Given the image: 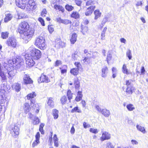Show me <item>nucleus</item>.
Segmentation results:
<instances>
[{
    "mask_svg": "<svg viewBox=\"0 0 148 148\" xmlns=\"http://www.w3.org/2000/svg\"><path fill=\"white\" fill-rule=\"evenodd\" d=\"M75 2L77 5L79 6H81L82 1L81 0H75Z\"/></svg>",
    "mask_w": 148,
    "mask_h": 148,
    "instance_id": "obj_60",
    "label": "nucleus"
},
{
    "mask_svg": "<svg viewBox=\"0 0 148 148\" xmlns=\"http://www.w3.org/2000/svg\"><path fill=\"white\" fill-rule=\"evenodd\" d=\"M131 142L132 143V144L133 145H138V142L136 140H131Z\"/></svg>",
    "mask_w": 148,
    "mask_h": 148,
    "instance_id": "obj_63",
    "label": "nucleus"
},
{
    "mask_svg": "<svg viewBox=\"0 0 148 148\" xmlns=\"http://www.w3.org/2000/svg\"><path fill=\"white\" fill-rule=\"evenodd\" d=\"M108 69L106 66H103L101 70L102 74L101 76L103 77H106L108 73Z\"/></svg>",
    "mask_w": 148,
    "mask_h": 148,
    "instance_id": "obj_22",
    "label": "nucleus"
},
{
    "mask_svg": "<svg viewBox=\"0 0 148 148\" xmlns=\"http://www.w3.org/2000/svg\"><path fill=\"white\" fill-rule=\"evenodd\" d=\"M36 140L32 144V147H34L35 146H37L38 144H39L40 143L39 141V139L40 138V134L39 132L37 133L36 136Z\"/></svg>",
    "mask_w": 148,
    "mask_h": 148,
    "instance_id": "obj_14",
    "label": "nucleus"
},
{
    "mask_svg": "<svg viewBox=\"0 0 148 148\" xmlns=\"http://www.w3.org/2000/svg\"><path fill=\"white\" fill-rule=\"evenodd\" d=\"M66 46V43L61 40L57 39L56 40L55 46L57 48H63Z\"/></svg>",
    "mask_w": 148,
    "mask_h": 148,
    "instance_id": "obj_12",
    "label": "nucleus"
},
{
    "mask_svg": "<svg viewBox=\"0 0 148 148\" xmlns=\"http://www.w3.org/2000/svg\"><path fill=\"white\" fill-rule=\"evenodd\" d=\"M36 8L35 2L33 0H29L27 5L26 10L28 12L35 10Z\"/></svg>",
    "mask_w": 148,
    "mask_h": 148,
    "instance_id": "obj_5",
    "label": "nucleus"
},
{
    "mask_svg": "<svg viewBox=\"0 0 148 148\" xmlns=\"http://www.w3.org/2000/svg\"><path fill=\"white\" fill-rule=\"evenodd\" d=\"M0 76L1 77L2 80L3 82L5 81V80L6 79V77L2 72L0 73Z\"/></svg>",
    "mask_w": 148,
    "mask_h": 148,
    "instance_id": "obj_53",
    "label": "nucleus"
},
{
    "mask_svg": "<svg viewBox=\"0 0 148 148\" xmlns=\"http://www.w3.org/2000/svg\"><path fill=\"white\" fill-rule=\"evenodd\" d=\"M71 112L72 113H74L75 112L81 113L82 112L81 110L78 109V107H76L74 108L71 110Z\"/></svg>",
    "mask_w": 148,
    "mask_h": 148,
    "instance_id": "obj_48",
    "label": "nucleus"
},
{
    "mask_svg": "<svg viewBox=\"0 0 148 148\" xmlns=\"http://www.w3.org/2000/svg\"><path fill=\"white\" fill-rule=\"evenodd\" d=\"M18 31L20 34H23L22 38L27 40H30L34 33V31L29 29L28 24L25 21L22 22L19 24Z\"/></svg>",
    "mask_w": 148,
    "mask_h": 148,
    "instance_id": "obj_1",
    "label": "nucleus"
},
{
    "mask_svg": "<svg viewBox=\"0 0 148 148\" xmlns=\"http://www.w3.org/2000/svg\"><path fill=\"white\" fill-rule=\"evenodd\" d=\"M30 101L31 105V106L32 107H33L35 109L38 106V105L36 102L35 100L33 99H31V100H30Z\"/></svg>",
    "mask_w": 148,
    "mask_h": 148,
    "instance_id": "obj_38",
    "label": "nucleus"
},
{
    "mask_svg": "<svg viewBox=\"0 0 148 148\" xmlns=\"http://www.w3.org/2000/svg\"><path fill=\"white\" fill-rule=\"evenodd\" d=\"M75 65L77 67L76 69L79 70L82 68V65L79 62H75L74 63Z\"/></svg>",
    "mask_w": 148,
    "mask_h": 148,
    "instance_id": "obj_51",
    "label": "nucleus"
},
{
    "mask_svg": "<svg viewBox=\"0 0 148 148\" xmlns=\"http://www.w3.org/2000/svg\"><path fill=\"white\" fill-rule=\"evenodd\" d=\"M19 130L18 126H14L10 129V133L13 137L16 138L18 135Z\"/></svg>",
    "mask_w": 148,
    "mask_h": 148,
    "instance_id": "obj_8",
    "label": "nucleus"
},
{
    "mask_svg": "<svg viewBox=\"0 0 148 148\" xmlns=\"http://www.w3.org/2000/svg\"><path fill=\"white\" fill-rule=\"evenodd\" d=\"M126 108L128 110L132 111L135 109V108L134 105L132 104H129L126 106Z\"/></svg>",
    "mask_w": 148,
    "mask_h": 148,
    "instance_id": "obj_39",
    "label": "nucleus"
},
{
    "mask_svg": "<svg viewBox=\"0 0 148 148\" xmlns=\"http://www.w3.org/2000/svg\"><path fill=\"white\" fill-rule=\"evenodd\" d=\"M95 8V6H90L87 8L85 12V14L86 16L90 15Z\"/></svg>",
    "mask_w": 148,
    "mask_h": 148,
    "instance_id": "obj_13",
    "label": "nucleus"
},
{
    "mask_svg": "<svg viewBox=\"0 0 148 148\" xmlns=\"http://www.w3.org/2000/svg\"><path fill=\"white\" fill-rule=\"evenodd\" d=\"M27 0H16V3L18 7L22 9H24L25 7V4Z\"/></svg>",
    "mask_w": 148,
    "mask_h": 148,
    "instance_id": "obj_10",
    "label": "nucleus"
},
{
    "mask_svg": "<svg viewBox=\"0 0 148 148\" xmlns=\"http://www.w3.org/2000/svg\"><path fill=\"white\" fill-rule=\"evenodd\" d=\"M6 101L5 98L3 97V95L0 94V111L2 110V105L1 104H4Z\"/></svg>",
    "mask_w": 148,
    "mask_h": 148,
    "instance_id": "obj_16",
    "label": "nucleus"
},
{
    "mask_svg": "<svg viewBox=\"0 0 148 148\" xmlns=\"http://www.w3.org/2000/svg\"><path fill=\"white\" fill-rule=\"evenodd\" d=\"M94 14H95L94 19L96 20L101 16V13L99 10H97L94 11Z\"/></svg>",
    "mask_w": 148,
    "mask_h": 148,
    "instance_id": "obj_25",
    "label": "nucleus"
},
{
    "mask_svg": "<svg viewBox=\"0 0 148 148\" xmlns=\"http://www.w3.org/2000/svg\"><path fill=\"white\" fill-rule=\"evenodd\" d=\"M79 57L76 54H74L72 55V58L74 60H77L78 59Z\"/></svg>",
    "mask_w": 148,
    "mask_h": 148,
    "instance_id": "obj_64",
    "label": "nucleus"
},
{
    "mask_svg": "<svg viewBox=\"0 0 148 148\" xmlns=\"http://www.w3.org/2000/svg\"><path fill=\"white\" fill-rule=\"evenodd\" d=\"M112 58V55L110 51H108V53L106 58V60L108 64H109V61L111 60Z\"/></svg>",
    "mask_w": 148,
    "mask_h": 148,
    "instance_id": "obj_43",
    "label": "nucleus"
},
{
    "mask_svg": "<svg viewBox=\"0 0 148 148\" xmlns=\"http://www.w3.org/2000/svg\"><path fill=\"white\" fill-rule=\"evenodd\" d=\"M97 52H95L94 53H92L91 51L90 52V53H88V54H87V58H95V56H94V54H97Z\"/></svg>",
    "mask_w": 148,
    "mask_h": 148,
    "instance_id": "obj_40",
    "label": "nucleus"
},
{
    "mask_svg": "<svg viewBox=\"0 0 148 148\" xmlns=\"http://www.w3.org/2000/svg\"><path fill=\"white\" fill-rule=\"evenodd\" d=\"M132 80L131 79L127 80L126 81L125 84L127 86V87H129L130 86H133V84H132Z\"/></svg>",
    "mask_w": 148,
    "mask_h": 148,
    "instance_id": "obj_50",
    "label": "nucleus"
},
{
    "mask_svg": "<svg viewBox=\"0 0 148 148\" xmlns=\"http://www.w3.org/2000/svg\"><path fill=\"white\" fill-rule=\"evenodd\" d=\"M23 81L25 84H28L32 83L33 81L28 75L25 74L23 77Z\"/></svg>",
    "mask_w": 148,
    "mask_h": 148,
    "instance_id": "obj_11",
    "label": "nucleus"
},
{
    "mask_svg": "<svg viewBox=\"0 0 148 148\" xmlns=\"http://www.w3.org/2000/svg\"><path fill=\"white\" fill-rule=\"evenodd\" d=\"M24 108L25 111L26 113L29 112V109L30 108L29 104L27 103H24Z\"/></svg>",
    "mask_w": 148,
    "mask_h": 148,
    "instance_id": "obj_34",
    "label": "nucleus"
},
{
    "mask_svg": "<svg viewBox=\"0 0 148 148\" xmlns=\"http://www.w3.org/2000/svg\"><path fill=\"white\" fill-rule=\"evenodd\" d=\"M108 20V18L106 17L103 19L100 26L102 27Z\"/></svg>",
    "mask_w": 148,
    "mask_h": 148,
    "instance_id": "obj_47",
    "label": "nucleus"
},
{
    "mask_svg": "<svg viewBox=\"0 0 148 148\" xmlns=\"http://www.w3.org/2000/svg\"><path fill=\"white\" fill-rule=\"evenodd\" d=\"M134 88L132 86H130L129 87H127L126 90V92L127 95H131L133 93Z\"/></svg>",
    "mask_w": 148,
    "mask_h": 148,
    "instance_id": "obj_23",
    "label": "nucleus"
},
{
    "mask_svg": "<svg viewBox=\"0 0 148 148\" xmlns=\"http://www.w3.org/2000/svg\"><path fill=\"white\" fill-rule=\"evenodd\" d=\"M8 63L11 64L15 69L17 70L20 68L23 64V59L21 57L18 56L12 60H9Z\"/></svg>",
    "mask_w": 148,
    "mask_h": 148,
    "instance_id": "obj_2",
    "label": "nucleus"
},
{
    "mask_svg": "<svg viewBox=\"0 0 148 148\" xmlns=\"http://www.w3.org/2000/svg\"><path fill=\"white\" fill-rule=\"evenodd\" d=\"M26 64L29 67H32L35 64L34 60V59L32 57L29 56L27 54H26L25 56Z\"/></svg>",
    "mask_w": 148,
    "mask_h": 148,
    "instance_id": "obj_7",
    "label": "nucleus"
},
{
    "mask_svg": "<svg viewBox=\"0 0 148 148\" xmlns=\"http://www.w3.org/2000/svg\"><path fill=\"white\" fill-rule=\"evenodd\" d=\"M48 29L50 33H52L54 30L53 27L52 25H49Z\"/></svg>",
    "mask_w": 148,
    "mask_h": 148,
    "instance_id": "obj_55",
    "label": "nucleus"
},
{
    "mask_svg": "<svg viewBox=\"0 0 148 148\" xmlns=\"http://www.w3.org/2000/svg\"><path fill=\"white\" fill-rule=\"evenodd\" d=\"M95 108L98 112L101 113V112L102 111V109L99 107V106L97 105H95Z\"/></svg>",
    "mask_w": 148,
    "mask_h": 148,
    "instance_id": "obj_61",
    "label": "nucleus"
},
{
    "mask_svg": "<svg viewBox=\"0 0 148 148\" xmlns=\"http://www.w3.org/2000/svg\"><path fill=\"white\" fill-rule=\"evenodd\" d=\"M111 138V134L106 131L102 132V136L100 138V140L101 141L106 140H108Z\"/></svg>",
    "mask_w": 148,
    "mask_h": 148,
    "instance_id": "obj_9",
    "label": "nucleus"
},
{
    "mask_svg": "<svg viewBox=\"0 0 148 148\" xmlns=\"http://www.w3.org/2000/svg\"><path fill=\"white\" fill-rule=\"evenodd\" d=\"M8 74L9 75L8 78L10 79H12L15 75V73L14 70H11L9 71Z\"/></svg>",
    "mask_w": 148,
    "mask_h": 148,
    "instance_id": "obj_33",
    "label": "nucleus"
},
{
    "mask_svg": "<svg viewBox=\"0 0 148 148\" xmlns=\"http://www.w3.org/2000/svg\"><path fill=\"white\" fill-rule=\"evenodd\" d=\"M29 52L27 53L31 56L34 60H37L40 58L41 56L40 51L34 47L31 46L28 49Z\"/></svg>",
    "mask_w": 148,
    "mask_h": 148,
    "instance_id": "obj_3",
    "label": "nucleus"
},
{
    "mask_svg": "<svg viewBox=\"0 0 148 148\" xmlns=\"http://www.w3.org/2000/svg\"><path fill=\"white\" fill-rule=\"evenodd\" d=\"M47 11L46 9H43L41 13V16L43 17L45 16L46 14H47Z\"/></svg>",
    "mask_w": 148,
    "mask_h": 148,
    "instance_id": "obj_57",
    "label": "nucleus"
},
{
    "mask_svg": "<svg viewBox=\"0 0 148 148\" xmlns=\"http://www.w3.org/2000/svg\"><path fill=\"white\" fill-rule=\"evenodd\" d=\"M81 31L83 34H85L87 32L88 29L87 26H84L83 24L81 25Z\"/></svg>",
    "mask_w": 148,
    "mask_h": 148,
    "instance_id": "obj_29",
    "label": "nucleus"
},
{
    "mask_svg": "<svg viewBox=\"0 0 148 148\" xmlns=\"http://www.w3.org/2000/svg\"><path fill=\"white\" fill-rule=\"evenodd\" d=\"M67 96L68 99L70 102L71 100L73 97V93L71 92V90L69 89L67 92Z\"/></svg>",
    "mask_w": 148,
    "mask_h": 148,
    "instance_id": "obj_36",
    "label": "nucleus"
},
{
    "mask_svg": "<svg viewBox=\"0 0 148 148\" xmlns=\"http://www.w3.org/2000/svg\"><path fill=\"white\" fill-rule=\"evenodd\" d=\"M62 23L65 25H67L68 24L71 23V22L70 20L68 19H62Z\"/></svg>",
    "mask_w": 148,
    "mask_h": 148,
    "instance_id": "obj_52",
    "label": "nucleus"
},
{
    "mask_svg": "<svg viewBox=\"0 0 148 148\" xmlns=\"http://www.w3.org/2000/svg\"><path fill=\"white\" fill-rule=\"evenodd\" d=\"M70 73L74 75H77L79 73V70L76 68L71 69L70 71Z\"/></svg>",
    "mask_w": 148,
    "mask_h": 148,
    "instance_id": "obj_31",
    "label": "nucleus"
},
{
    "mask_svg": "<svg viewBox=\"0 0 148 148\" xmlns=\"http://www.w3.org/2000/svg\"><path fill=\"white\" fill-rule=\"evenodd\" d=\"M53 115L55 119H57L58 117V111L56 109H54L52 111Z\"/></svg>",
    "mask_w": 148,
    "mask_h": 148,
    "instance_id": "obj_37",
    "label": "nucleus"
},
{
    "mask_svg": "<svg viewBox=\"0 0 148 148\" xmlns=\"http://www.w3.org/2000/svg\"><path fill=\"white\" fill-rule=\"evenodd\" d=\"M71 17L75 18H79V15L78 13L77 12H73L71 14Z\"/></svg>",
    "mask_w": 148,
    "mask_h": 148,
    "instance_id": "obj_41",
    "label": "nucleus"
},
{
    "mask_svg": "<svg viewBox=\"0 0 148 148\" xmlns=\"http://www.w3.org/2000/svg\"><path fill=\"white\" fill-rule=\"evenodd\" d=\"M45 41V38L44 37L39 36L36 38L35 45L38 48L42 50H43L45 49L47 47Z\"/></svg>",
    "mask_w": 148,
    "mask_h": 148,
    "instance_id": "obj_4",
    "label": "nucleus"
},
{
    "mask_svg": "<svg viewBox=\"0 0 148 148\" xmlns=\"http://www.w3.org/2000/svg\"><path fill=\"white\" fill-rule=\"evenodd\" d=\"M6 44L8 46L15 48L17 45L16 40L13 37H10L7 40Z\"/></svg>",
    "mask_w": 148,
    "mask_h": 148,
    "instance_id": "obj_6",
    "label": "nucleus"
},
{
    "mask_svg": "<svg viewBox=\"0 0 148 148\" xmlns=\"http://www.w3.org/2000/svg\"><path fill=\"white\" fill-rule=\"evenodd\" d=\"M77 37V35L76 34L74 33L72 34L70 39V41L71 44H73L76 42Z\"/></svg>",
    "mask_w": 148,
    "mask_h": 148,
    "instance_id": "obj_17",
    "label": "nucleus"
},
{
    "mask_svg": "<svg viewBox=\"0 0 148 148\" xmlns=\"http://www.w3.org/2000/svg\"><path fill=\"white\" fill-rule=\"evenodd\" d=\"M17 15L19 19H21L25 18L24 14L22 12H18Z\"/></svg>",
    "mask_w": 148,
    "mask_h": 148,
    "instance_id": "obj_54",
    "label": "nucleus"
},
{
    "mask_svg": "<svg viewBox=\"0 0 148 148\" xmlns=\"http://www.w3.org/2000/svg\"><path fill=\"white\" fill-rule=\"evenodd\" d=\"M83 125L84 127L86 129L88 127H90V125L87 124L86 122H84L83 123Z\"/></svg>",
    "mask_w": 148,
    "mask_h": 148,
    "instance_id": "obj_62",
    "label": "nucleus"
},
{
    "mask_svg": "<svg viewBox=\"0 0 148 148\" xmlns=\"http://www.w3.org/2000/svg\"><path fill=\"white\" fill-rule=\"evenodd\" d=\"M83 97L82 92L81 91H79L77 94V96L75 98V100L77 102L81 100Z\"/></svg>",
    "mask_w": 148,
    "mask_h": 148,
    "instance_id": "obj_18",
    "label": "nucleus"
},
{
    "mask_svg": "<svg viewBox=\"0 0 148 148\" xmlns=\"http://www.w3.org/2000/svg\"><path fill=\"white\" fill-rule=\"evenodd\" d=\"M67 100V98L66 96H63L62 97L60 100L62 104V105H63L66 103Z\"/></svg>",
    "mask_w": 148,
    "mask_h": 148,
    "instance_id": "obj_44",
    "label": "nucleus"
},
{
    "mask_svg": "<svg viewBox=\"0 0 148 148\" xmlns=\"http://www.w3.org/2000/svg\"><path fill=\"white\" fill-rule=\"evenodd\" d=\"M96 1L95 0H89L86 3V6H95V4Z\"/></svg>",
    "mask_w": 148,
    "mask_h": 148,
    "instance_id": "obj_24",
    "label": "nucleus"
},
{
    "mask_svg": "<svg viewBox=\"0 0 148 148\" xmlns=\"http://www.w3.org/2000/svg\"><path fill=\"white\" fill-rule=\"evenodd\" d=\"M106 147L107 148H114L115 145H113L110 142H108L106 144Z\"/></svg>",
    "mask_w": 148,
    "mask_h": 148,
    "instance_id": "obj_46",
    "label": "nucleus"
},
{
    "mask_svg": "<svg viewBox=\"0 0 148 148\" xmlns=\"http://www.w3.org/2000/svg\"><path fill=\"white\" fill-rule=\"evenodd\" d=\"M53 6L54 8L56 10H58L59 11H62V12H63L64 11V8L62 6L56 4L53 5Z\"/></svg>",
    "mask_w": 148,
    "mask_h": 148,
    "instance_id": "obj_26",
    "label": "nucleus"
},
{
    "mask_svg": "<svg viewBox=\"0 0 148 148\" xmlns=\"http://www.w3.org/2000/svg\"><path fill=\"white\" fill-rule=\"evenodd\" d=\"M38 21L40 22L42 26H44L45 25L44 21L42 18H39L38 19Z\"/></svg>",
    "mask_w": 148,
    "mask_h": 148,
    "instance_id": "obj_58",
    "label": "nucleus"
},
{
    "mask_svg": "<svg viewBox=\"0 0 148 148\" xmlns=\"http://www.w3.org/2000/svg\"><path fill=\"white\" fill-rule=\"evenodd\" d=\"M47 104L51 108L54 107V103L53 98L50 97L48 98Z\"/></svg>",
    "mask_w": 148,
    "mask_h": 148,
    "instance_id": "obj_20",
    "label": "nucleus"
},
{
    "mask_svg": "<svg viewBox=\"0 0 148 148\" xmlns=\"http://www.w3.org/2000/svg\"><path fill=\"white\" fill-rule=\"evenodd\" d=\"M79 82L78 79H75L74 82L75 88L76 89L79 90Z\"/></svg>",
    "mask_w": 148,
    "mask_h": 148,
    "instance_id": "obj_30",
    "label": "nucleus"
},
{
    "mask_svg": "<svg viewBox=\"0 0 148 148\" xmlns=\"http://www.w3.org/2000/svg\"><path fill=\"white\" fill-rule=\"evenodd\" d=\"M122 71L124 74H126L127 75L130 74L125 64H124L123 65L122 68Z\"/></svg>",
    "mask_w": 148,
    "mask_h": 148,
    "instance_id": "obj_32",
    "label": "nucleus"
},
{
    "mask_svg": "<svg viewBox=\"0 0 148 148\" xmlns=\"http://www.w3.org/2000/svg\"><path fill=\"white\" fill-rule=\"evenodd\" d=\"M12 18V15L10 14H8L5 15V17L4 19V21L6 23L10 20Z\"/></svg>",
    "mask_w": 148,
    "mask_h": 148,
    "instance_id": "obj_27",
    "label": "nucleus"
},
{
    "mask_svg": "<svg viewBox=\"0 0 148 148\" xmlns=\"http://www.w3.org/2000/svg\"><path fill=\"white\" fill-rule=\"evenodd\" d=\"M9 33L8 32H2L1 33V38L3 39H6L8 36Z\"/></svg>",
    "mask_w": 148,
    "mask_h": 148,
    "instance_id": "obj_42",
    "label": "nucleus"
},
{
    "mask_svg": "<svg viewBox=\"0 0 148 148\" xmlns=\"http://www.w3.org/2000/svg\"><path fill=\"white\" fill-rule=\"evenodd\" d=\"M36 96V94L35 92H32V93L28 94L27 95V99L29 100L32 98H33Z\"/></svg>",
    "mask_w": 148,
    "mask_h": 148,
    "instance_id": "obj_35",
    "label": "nucleus"
},
{
    "mask_svg": "<svg viewBox=\"0 0 148 148\" xmlns=\"http://www.w3.org/2000/svg\"><path fill=\"white\" fill-rule=\"evenodd\" d=\"M35 121V124L37 125L40 122V120L39 118L36 116H35L34 119H33Z\"/></svg>",
    "mask_w": 148,
    "mask_h": 148,
    "instance_id": "obj_59",
    "label": "nucleus"
},
{
    "mask_svg": "<svg viewBox=\"0 0 148 148\" xmlns=\"http://www.w3.org/2000/svg\"><path fill=\"white\" fill-rule=\"evenodd\" d=\"M101 113L105 117H109L110 114L109 110L106 108L102 109Z\"/></svg>",
    "mask_w": 148,
    "mask_h": 148,
    "instance_id": "obj_19",
    "label": "nucleus"
},
{
    "mask_svg": "<svg viewBox=\"0 0 148 148\" xmlns=\"http://www.w3.org/2000/svg\"><path fill=\"white\" fill-rule=\"evenodd\" d=\"M90 131L93 133L96 134L99 131L97 129L91 128L90 129Z\"/></svg>",
    "mask_w": 148,
    "mask_h": 148,
    "instance_id": "obj_56",
    "label": "nucleus"
},
{
    "mask_svg": "<svg viewBox=\"0 0 148 148\" xmlns=\"http://www.w3.org/2000/svg\"><path fill=\"white\" fill-rule=\"evenodd\" d=\"M66 9L68 11H71L74 9V7L71 5L67 4L65 5Z\"/></svg>",
    "mask_w": 148,
    "mask_h": 148,
    "instance_id": "obj_45",
    "label": "nucleus"
},
{
    "mask_svg": "<svg viewBox=\"0 0 148 148\" xmlns=\"http://www.w3.org/2000/svg\"><path fill=\"white\" fill-rule=\"evenodd\" d=\"M38 81L39 83L44 82L47 83L49 81V80L47 77L43 74L41 75L40 78L38 79Z\"/></svg>",
    "mask_w": 148,
    "mask_h": 148,
    "instance_id": "obj_15",
    "label": "nucleus"
},
{
    "mask_svg": "<svg viewBox=\"0 0 148 148\" xmlns=\"http://www.w3.org/2000/svg\"><path fill=\"white\" fill-rule=\"evenodd\" d=\"M137 129L139 131L141 132L143 134H145L146 132L145 128L141 125H137L136 126Z\"/></svg>",
    "mask_w": 148,
    "mask_h": 148,
    "instance_id": "obj_28",
    "label": "nucleus"
},
{
    "mask_svg": "<svg viewBox=\"0 0 148 148\" xmlns=\"http://www.w3.org/2000/svg\"><path fill=\"white\" fill-rule=\"evenodd\" d=\"M126 56H127L128 57L129 59V60H131L132 58V56L131 52V51L128 49V51H127L126 52Z\"/></svg>",
    "mask_w": 148,
    "mask_h": 148,
    "instance_id": "obj_49",
    "label": "nucleus"
},
{
    "mask_svg": "<svg viewBox=\"0 0 148 148\" xmlns=\"http://www.w3.org/2000/svg\"><path fill=\"white\" fill-rule=\"evenodd\" d=\"M12 87L13 89L17 92L19 91L21 89V85L17 83L14 84L12 86Z\"/></svg>",
    "mask_w": 148,
    "mask_h": 148,
    "instance_id": "obj_21",
    "label": "nucleus"
}]
</instances>
